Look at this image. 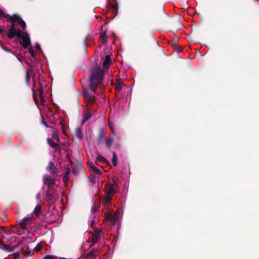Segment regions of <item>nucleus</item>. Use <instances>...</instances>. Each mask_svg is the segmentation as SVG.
<instances>
[{
    "label": "nucleus",
    "instance_id": "f257e3e1",
    "mask_svg": "<svg viewBox=\"0 0 259 259\" xmlns=\"http://www.w3.org/2000/svg\"><path fill=\"white\" fill-rule=\"evenodd\" d=\"M104 75V71L101 67L96 65L91 67L89 89H83L82 92L83 99L87 105L91 106L95 102L96 92L101 88Z\"/></svg>",
    "mask_w": 259,
    "mask_h": 259
},
{
    "label": "nucleus",
    "instance_id": "f03ea898",
    "mask_svg": "<svg viewBox=\"0 0 259 259\" xmlns=\"http://www.w3.org/2000/svg\"><path fill=\"white\" fill-rule=\"evenodd\" d=\"M4 19H6L8 22L18 23L23 29H25L26 28V23L20 16L17 14H14L11 16L6 14L0 9V20H3Z\"/></svg>",
    "mask_w": 259,
    "mask_h": 259
},
{
    "label": "nucleus",
    "instance_id": "7ed1b4c3",
    "mask_svg": "<svg viewBox=\"0 0 259 259\" xmlns=\"http://www.w3.org/2000/svg\"><path fill=\"white\" fill-rule=\"evenodd\" d=\"M106 195L103 199V205L108 208L111 205V200L113 195L116 193V191L112 183L107 184L104 188Z\"/></svg>",
    "mask_w": 259,
    "mask_h": 259
},
{
    "label": "nucleus",
    "instance_id": "20e7f679",
    "mask_svg": "<svg viewBox=\"0 0 259 259\" xmlns=\"http://www.w3.org/2000/svg\"><path fill=\"white\" fill-rule=\"evenodd\" d=\"M56 179L57 175L45 174L43 176L42 181L44 184L48 186V189H52V188L55 184Z\"/></svg>",
    "mask_w": 259,
    "mask_h": 259
},
{
    "label": "nucleus",
    "instance_id": "39448f33",
    "mask_svg": "<svg viewBox=\"0 0 259 259\" xmlns=\"http://www.w3.org/2000/svg\"><path fill=\"white\" fill-rule=\"evenodd\" d=\"M21 38L22 39V41L20 42L21 44L24 49H27L28 46L30 45V39L27 32H24L23 36Z\"/></svg>",
    "mask_w": 259,
    "mask_h": 259
},
{
    "label": "nucleus",
    "instance_id": "423d86ee",
    "mask_svg": "<svg viewBox=\"0 0 259 259\" xmlns=\"http://www.w3.org/2000/svg\"><path fill=\"white\" fill-rule=\"evenodd\" d=\"M101 251L100 249L93 248L89 252L84 254L86 259H93L96 257L98 253Z\"/></svg>",
    "mask_w": 259,
    "mask_h": 259
},
{
    "label": "nucleus",
    "instance_id": "0eeeda50",
    "mask_svg": "<svg viewBox=\"0 0 259 259\" xmlns=\"http://www.w3.org/2000/svg\"><path fill=\"white\" fill-rule=\"evenodd\" d=\"M106 218L110 221L112 225H115L119 218V213L116 212L114 214H112L111 212H108L106 213Z\"/></svg>",
    "mask_w": 259,
    "mask_h": 259
},
{
    "label": "nucleus",
    "instance_id": "6e6552de",
    "mask_svg": "<svg viewBox=\"0 0 259 259\" xmlns=\"http://www.w3.org/2000/svg\"><path fill=\"white\" fill-rule=\"evenodd\" d=\"M32 221V217H25L19 223L20 227L22 230H26L27 225L31 224Z\"/></svg>",
    "mask_w": 259,
    "mask_h": 259
},
{
    "label": "nucleus",
    "instance_id": "1a4fd4ad",
    "mask_svg": "<svg viewBox=\"0 0 259 259\" xmlns=\"http://www.w3.org/2000/svg\"><path fill=\"white\" fill-rule=\"evenodd\" d=\"M46 169L52 175H57L58 171L57 168L55 166L54 163L52 161H50L48 163V166L46 167Z\"/></svg>",
    "mask_w": 259,
    "mask_h": 259
},
{
    "label": "nucleus",
    "instance_id": "9d476101",
    "mask_svg": "<svg viewBox=\"0 0 259 259\" xmlns=\"http://www.w3.org/2000/svg\"><path fill=\"white\" fill-rule=\"evenodd\" d=\"M46 201L50 204H52L56 201V199L52 192V189H48L46 192Z\"/></svg>",
    "mask_w": 259,
    "mask_h": 259
},
{
    "label": "nucleus",
    "instance_id": "9b49d317",
    "mask_svg": "<svg viewBox=\"0 0 259 259\" xmlns=\"http://www.w3.org/2000/svg\"><path fill=\"white\" fill-rule=\"evenodd\" d=\"M47 143L50 147L56 151L59 150L60 149V146H59L58 143L54 142L51 138H47Z\"/></svg>",
    "mask_w": 259,
    "mask_h": 259
},
{
    "label": "nucleus",
    "instance_id": "f8f14e48",
    "mask_svg": "<svg viewBox=\"0 0 259 259\" xmlns=\"http://www.w3.org/2000/svg\"><path fill=\"white\" fill-rule=\"evenodd\" d=\"M123 85H124V84L122 81L121 79L120 78H118L116 79V81L115 84V88L116 91L117 92H120Z\"/></svg>",
    "mask_w": 259,
    "mask_h": 259
},
{
    "label": "nucleus",
    "instance_id": "ddd939ff",
    "mask_svg": "<svg viewBox=\"0 0 259 259\" xmlns=\"http://www.w3.org/2000/svg\"><path fill=\"white\" fill-rule=\"evenodd\" d=\"M16 29L14 25V23H12L10 29L8 31L7 35L8 37L12 39L15 36Z\"/></svg>",
    "mask_w": 259,
    "mask_h": 259
},
{
    "label": "nucleus",
    "instance_id": "4468645a",
    "mask_svg": "<svg viewBox=\"0 0 259 259\" xmlns=\"http://www.w3.org/2000/svg\"><path fill=\"white\" fill-rule=\"evenodd\" d=\"M31 254H32V252L31 251H29L25 254H22V256H21V254L19 252H16L13 254V259H18L20 257H23L25 255H30Z\"/></svg>",
    "mask_w": 259,
    "mask_h": 259
},
{
    "label": "nucleus",
    "instance_id": "2eb2a0df",
    "mask_svg": "<svg viewBox=\"0 0 259 259\" xmlns=\"http://www.w3.org/2000/svg\"><path fill=\"white\" fill-rule=\"evenodd\" d=\"M112 64L111 59L109 55H106L103 61V66L105 68H108Z\"/></svg>",
    "mask_w": 259,
    "mask_h": 259
},
{
    "label": "nucleus",
    "instance_id": "dca6fc26",
    "mask_svg": "<svg viewBox=\"0 0 259 259\" xmlns=\"http://www.w3.org/2000/svg\"><path fill=\"white\" fill-rule=\"evenodd\" d=\"M74 134L78 139L81 140L83 137L81 128L76 127L74 130Z\"/></svg>",
    "mask_w": 259,
    "mask_h": 259
},
{
    "label": "nucleus",
    "instance_id": "f3484780",
    "mask_svg": "<svg viewBox=\"0 0 259 259\" xmlns=\"http://www.w3.org/2000/svg\"><path fill=\"white\" fill-rule=\"evenodd\" d=\"M115 1V4H112L111 3H109V5L110 8L112 10L113 13L117 15L118 13V6L117 2L116 0Z\"/></svg>",
    "mask_w": 259,
    "mask_h": 259
},
{
    "label": "nucleus",
    "instance_id": "a211bd4d",
    "mask_svg": "<svg viewBox=\"0 0 259 259\" xmlns=\"http://www.w3.org/2000/svg\"><path fill=\"white\" fill-rule=\"evenodd\" d=\"M96 160L102 163L109 164L108 161L102 155L98 154L96 157Z\"/></svg>",
    "mask_w": 259,
    "mask_h": 259
},
{
    "label": "nucleus",
    "instance_id": "6ab92c4d",
    "mask_svg": "<svg viewBox=\"0 0 259 259\" xmlns=\"http://www.w3.org/2000/svg\"><path fill=\"white\" fill-rule=\"evenodd\" d=\"M52 138L57 143H59L60 142V139L58 135V132L54 128H53L52 130Z\"/></svg>",
    "mask_w": 259,
    "mask_h": 259
},
{
    "label": "nucleus",
    "instance_id": "aec40b11",
    "mask_svg": "<svg viewBox=\"0 0 259 259\" xmlns=\"http://www.w3.org/2000/svg\"><path fill=\"white\" fill-rule=\"evenodd\" d=\"M100 237H99L98 236H93L92 235L91 241V244L90 245L89 247L91 248L93 247L96 243L99 242L100 240Z\"/></svg>",
    "mask_w": 259,
    "mask_h": 259
},
{
    "label": "nucleus",
    "instance_id": "412c9836",
    "mask_svg": "<svg viewBox=\"0 0 259 259\" xmlns=\"http://www.w3.org/2000/svg\"><path fill=\"white\" fill-rule=\"evenodd\" d=\"M91 116H92V114L90 112H88V111L85 112L84 113V115H83V119L82 120V123H85L86 121H87L88 120H89L90 119Z\"/></svg>",
    "mask_w": 259,
    "mask_h": 259
},
{
    "label": "nucleus",
    "instance_id": "4be33fe9",
    "mask_svg": "<svg viewBox=\"0 0 259 259\" xmlns=\"http://www.w3.org/2000/svg\"><path fill=\"white\" fill-rule=\"evenodd\" d=\"M41 205L40 204H37L33 211L34 214L36 217H38L40 213L41 212Z\"/></svg>",
    "mask_w": 259,
    "mask_h": 259
},
{
    "label": "nucleus",
    "instance_id": "5701e85b",
    "mask_svg": "<svg viewBox=\"0 0 259 259\" xmlns=\"http://www.w3.org/2000/svg\"><path fill=\"white\" fill-rule=\"evenodd\" d=\"M105 141L106 144L108 148H110L111 145H112L113 140L110 137H105Z\"/></svg>",
    "mask_w": 259,
    "mask_h": 259
},
{
    "label": "nucleus",
    "instance_id": "b1692460",
    "mask_svg": "<svg viewBox=\"0 0 259 259\" xmlns=\"http://www.w3.org/2000/svg\"><path fill=\"white\" fill-rule=\"evenodd\" d=\"M102 229L99 228H96L93 234V236H98L101 237Z\"/></svg>",
    "mask_w": 259,
    "mask_h": 259
},
{
    "label": "nucleus",
    "instance_id": "393cba45",
    "mask_svg": "<svg viewBox=\"0 0 259 259\" xmlns=\"http://www.w3.org/2000/svg\"><path fill=\"white\" fill-rule=\"evenodd\" d=\"M1 245L3 247V249H4V250L8 251L9 252H11L14 250L13 248H11L8 245L5 244L4 243H3V242L1 243Z\"/></svg>",
    "mask_w": 259,
    "mask_h": 259
},
{
    "label": "nucleus",
    "instance_id": "a878e982",
    "mask_svg": "<svg viewBox=\"0 0 259 259\" xmlns=\"http://www.w3.org/2000/svg\"><path fill=\"white\" fill-rule=\"evenodd\" d=\"M32 72V70L30 69H29L27 71L26 75H25V81L27 83V84H29L30 79V73Z\"/></svg>",
    "mask_w": 259,
    "mask_h": 259
},
{
    "label": "nucleus",
    "instance_id": "bb28decb",
    "mask_svg": "<svg viewBox=\"0 0 259 259\" xmlns=\"http://www.w3.org/2000/svg\"><path fill=\"white\" fill-rule=\"evenodd\" d=\"M117 157L115 153L113 152V156L112 159V163L114 166H116L117 165Z\"/></svg>",
    "mask_w": 259,
    "mask_h": 259
},
{
    "label": "nucleus",
    "instance_id": "cd10ccee",
    "mask_svg": "<svg viewBox=\"0 0 259 259\" xmlns=\"http://www.w3.org/2000/svg\"><path fill=\"white\" fill-rule=\"evenodd\" d=\"M92 170L90 171V172L95 173L97 174L98 175H101L102 174L101 171L99 169L97 168L96 166L92 167Z\"/></svg>",
    "mask_w": 259,
    "mask_h": 259
},
{
    "label": "nucleus",
    "instance_id": "c85d7f7f",
    "mask_svg": "<svg viewBox=\"0 0 259 259\" xmlns=\"http://www.w3.org/2000/svg\"><path fill=\"white\" fill-rule=\"evenodd\" d=\"M81 169V165L74 166L72 168V172L75 174L77 175L79 169Z\"/></svg>",
    "mask_w": 259,
    "mask_h": 259
},
{
    "label": "nucleus",
    "instance_id": "c756f323",
    "mask_svg": "<svg viewBox=\"0 0 259 259\" xmlns=\"http://www.w3.org/2000/svg\"><path fill=\"white\" fill-rule=\"evenodd\" d=\"M170 44L172 46V47L174 48V50L176 53H178V45L175 42L171 41L170 42Z\"/></svg>",
    "mask_w": 259,
    "mask_h": 259
},
{
    "label": "nucleus",
    "instance_id": "7c9ffc66",
    "mask_svg": "<svg viewBox=\"0 0 259 259\" xmlns=\"http://www.w3.org/2000/svg\"><path fill=\"white\" fill-rule=\"evenodd\" d=\"M69 172H70L69 170H68L64 174L63 177V180L64 181V182H66L69 180Z\"/></svg>",
    "mask_w": 259,
    "mask_h": 259
},
{
    "label": "nucleus",
    "instance_id": "2f4dec72",
    "mask_svg": "<svg viewBox=\"0 0 259 259\" xmlns=\"http://www.w3.org/2000/svg\"><path fill=\"white\" fill-rule=\"evenodd\" d=\"M23 32L21 30H17L16 29L15 36H16L17 37L21 38L23 36Z\"/></svg>",
    "mask_w": 259,
    "mask_h": 259
},
{
    "label": "nucleus",
    "instance_id": "473e14b6",
    "mask_svg": "<svg viewBox=\"0 0 259 259\" xmlns=\"http://www.w3.org/2000/svg\"><path fill=\"white\" fill-rule=\"evenodd\" d=\"M28 52L30 54L31 57H35L36 54L35 52L32 49V48H29L28 50Z\"/></svg>",
    "mask_w": 259,
    "mask_h": 259
},
{
    "label": "nucleus",
    "instance_id": "72a5a7b5",
    "mask_svg": "<svg viewBox=\"0 0 259 259\" xmlns=\"http://www.w3.org/2000/svg\"><path fill=\"white\" fill-rule=\"evenodd\" d=\"M102 37L103 39V43L105 44L107 41V36L106 35V32H104L102 34Z\"/></svg>",
    "mask_w": 259,
    "mask_h": 259
},
{
    "label": "nucleus",
    "instance_id": "f704fd0d",
    "mask_svg": "<svg viewBox=\"0 0 259 259\" xmlns=\"http://www.w3.org/2000/svg\"><path fill=\"white\" fill-rule=\"evenodd\" d=\"M1 219L3 222H7L8 220V216L5 213H3Z\"/></svg>",
    "mask_w": 259,
    "mask_h": 259
},
{
    "label": "nucleus",
    "instance_id": "c9c22d12",
    "mask_svg": "<svg viewBox=\"0 0 259 259\" xmlns=\"http://www.w3.org/2000/svg\"><path fill=\"white\" fill-rule=\"evenodd\" d=\"M103 139H104V138L101 137L100 136H99V137H98L97 140V144L98 145H100L102 143V142H103Z\"/></svg>",
    "mask_w": 259,
    "mask_h": 259
},
{
    "label": "nucleus",
    "instance_id": "e433bc0d",
    "mask_svg": "<svg viewBox=\"0 0 259 259\" xmlns=\"http://www.w3.org/2000/svg\"><path fill=\"white\" fill-rule=\"evenodd\" d=\"M99 207V206L98 205L95 204V205L92 208V212L93 213L96 212V211H97Z\"/></svg>",
    "mask_w": 259,
    "mask_h": 259
},
{
    "label": "nucleus",
    "instance_id": "4c0bfd02",
    "mask_svg": "<svg viewBox=\"0 0 259 259\" xmlns=\"http://www.w3.org/2000/svg\"><path fill=\"white\" fill-rule=\"evenodd\" d=\"M41 248V245L40 244H38L36 247H35L34 248V250L36 251H39L40 250Z\"/></svg>",
    "mask_w": 259,
    "mask_h": 259
},
{
    "label": "nucleus",
    "instance_id": "58836bf2",
    "mask_svg": "<svg viewBox=\"0 0 259 259\" xmlns=\"http://www.w3.org/2000/svg\"><path fill=\"white\" fill-rule=\"evenodd\" d=\"M88 165L89 166V169L90 171L92 170V167L95 166L93 163H91V162H88Z\"/></svg>",
    "mask_w": 259,
    "mask_h": 259
},
{
    "label": "nucleus",
    "instance_id": "ea45409f",
    "mask_svg": "<svg viewBox=\"0 0 259 259\" xmlns=\"http://www.w3.org/2000/svg\"><path fill=\"white\" fill-rule=\"evenodd\" d=\"M44 259H55V256L52 255H47L44 257Z\"/></svg>",
    "mask_w": 259,
    "mask_h": 259
},
{
    "label": "nucleus",
    "instance_id": "a19ab883",
    "mask_svg": "<svg viewBox=\"0 0 259 259\" xmlns=\"http://www.w3.org/2000/svg\"><path fill=\"white\" fill-rule=\"evenodd\" d=\"M105 133H106V131H105V130H102L101 131V132H100V133L99 136H100V137H103V138H104L105 139Z\"/></svg>",
    "mask_w": 259,
    "mask_h": 259
},
{
    "label": "nucleus",
    "instance_id": "79ce46f5",
    "mask_svg": "<svg viewBox=\"0 0 259 259\" xmlns=\"http://www.w3.org/2000/svg\"><path fill=\"white\" fill-rule=\"evenodd\" d=\"M60 124L61 125V128H62V132L63 133H65V125H64V123H63V122L62 121L60 122Z\"/></svg>",
    "mask_w": 259,
    "mask_h": 259
},
{
    "label": "nucleus",
    "instance_id": "37998d69",
    "mask_svg": "<svg viewBox=\"0 0 259 259\" xmlns=\"http://www.w3.org/2000/svg\"><path fill=\"white\" fill-rule=\"evenodd\" d=\"M109 127L110 128L111 130L112 131V133H114V127H113V125L112 123H111L110 122H109Z\"/></svg>",
    "mask_w": 259,
    "mask_h": 259
},
{
    "label": "nucleus",
    "instance_id": "c03bdc74",
    "mask_svg": "<svg viewBox=\"0 0 259 259\" xmlns=\"http://www.w3.org/2000/svg\"><path fill=\"white\" fill-rule=\"evenodd\" d=\"M5 32L3 28L0 25V35L3 34Z\"/></svg>",
    "mask_w": 259,
    "mask_h": 259
},
{
    "label": "nucleus",
    "instance_id": "a18cd8bd",
    "mask_svg": "<svg viewBox=\"0 0 259 259\" xmlns=\"http://www.w3.org/2000/svg\"><path fill=\"white\" fill-rule=\"evenodd\" d=\"M114 140H116L117 141H119L120 140V138L119 137V136L115 135Z\"/></svg>",
    "mask_w": 259,
    "mask_h": 259
},
{
    "label": "nucleus",
    "instance_id": "49530a36",
    "mask_svg": "<svg viewBox=\"0 0 259 259\" xmlns=\"http://www.w3.org/2000/svg\"><path fill=\"white\" fill-rule=\"evenodd\" d=\"M35 48H36V49H38L39 50H41L40 46V45L38 43L36 44Z\"/></svg>",
    "mask_w": 259,
    "mask_h": 259
},
{
    "label": "nucleus",
    "instance_id": "de8ad7c7",
    "mask_svg": "<svg viewBox=\"0 0 259 259\" xmlns=\"http://www.w3.org/2000/svg\"><path fill=\"white\" fill-rule=\"evenodd\" d=\"M184 27V25L183 24L179 23V30L182 29Z\"/></svg>",
    "mask_w": 259,
    "mask_h": 259
},
{
    "label": "nucleus",
    "instance_id": "09e8293b",
    "mask_svg": "<svg viewBox=\"0 0 259 259\" xmlns=\"http://www.w3.org/2000/svg\"><path fill=\"white\" fill-rule=\"evenodd\" d=\"M40 194L39 193H37L36 196V199L38 200V199H39L40 198Z\"/></svg>",
    "mask_w": 259,
    "mask_h": 259
},
{
    "label": "nucleus",
    "instance_id": "8fccbe9b",
    "mask_svg": "<svg viewBox=\"0 0 259 259\" xmlns=\"http://www.w3.org/2000/svg\"><path fill=\"white\" fill-rule=\"evenodd\" d=\"M18 59L21 62H22V60H23V57L22 56H20L19 57H17Z\"/></svg>",
    "mask_w": 259,
    "mask_h": 259
},
{
    "label": "nucleus",
    "instance_id": "3c124183",
    "mask_svg": "<svg viewBox=\"0 0 259 259\" xmlns=\"http://www.w3.org/2000/svg\"><path fill=\"white\" fill-rule=\"evenodd\" d=\"M42 124H43L44 125H45L46 127H48V125H47V123H46L45 121H42Z\"/></svg>",
    "mask_w": 259,
    "mask_h": 259
},
{
    "label": "nucleus",
    "instance_id": "603ef678",
    "mask_svg": "<svg viewBox=\"0 0 259 259\" xmlns=\"http://www.w3.org/2000/svg\"><path fill=\"white\" fill-rule=\"evenodd\" d=\"M183 51V48L179 46V53Z\"/></svg>",
    "mask_w": 259,
    "mask_h": 259
},
{
    "label": "nucleus",
    "instance_id": "864d4df0",
    "mask_svg": "<svg viewBox=\"0 0 259 259\" xmlns=\"http://www.w3.org/2000/svg\"><path fill=\"white\" fill-rule=\"evenodd\" d=\"M39 93H40V97L41 98V94L43 93L42 91V90H40L39 91Z\"/></svg>",
    "mask_w": 259,
    "mask_h": 259
},
{
    "label": "nucleus",
    "instance_id": "5fc2aeb1",
    "mask_svg": "<svg viewBox=\"0 0 259 259\" xmlns=\"http://www.w3.org/2000/svg\"><path fill=\"white\" fill-rule=\"evenodd\" d=\"M25 247L26 248V249H27V248H28V246L26 245V246H25V247L23 248V249H24V248H25Z\"/></svg>",
    "mask_w": 259,
    "mask_h": 259
},
{
    "label": "nucleus",
    "instance_id": "6e6d98bb",
    "mask_svg": "<svg viewBox=\"0 0 259 259\" xmlns=\"http://www.w3.org/2000/svg\"><path fill=\"white\" fill-rule=\"evenodd\" d=\"M2 242H3L2 240V239H0V243L1 244V243H2Z\"/></svg>",
    "mask_w": 259,
    "mask_h": 259
},
{
    "label": "nucleus",
    "instance_id": "4d7b16f0",
    "mask_svg": "<svg viewBox=\"0 0 259 259\" xmlns=\"http://www.w3.org/2000/svg\"><path fill=\"white\" fill-rule=\"evenodd\" d=\"M179 17H181V15L180 14L179 15Z\"/></svg>",
    "mask_w": 259,
    "mask_h": 259
},
{
    "label": "nucleus",
    "instance_id": "13d9d810",
    "mask_svg": "<svg viewBox=\"0 0 259 259\" xmlns=\"http://www.w3.org/2000/svg\"><path fill=\"white\" fill-rule=\"evenodd\" d=\"M0 248H1V247L0 246Z\"/></svg>",
    "mask_w": 259,
    "mask_h": 259
}]
</instances>
